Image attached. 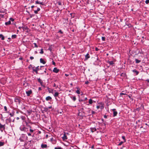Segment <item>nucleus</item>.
<instances>
[{
  "label": "nucleus",
  "mask_w": 149,
  "mask_h": 149,
  "mask_svg": "<svg viewBox=\"0 0 149 149\" xmlns=\"http://www.w3.org/2000/svg\"><path fill=\"white\" fill-rule=\"evenodd\" d=\"M28 96H30V95L32 93V91L31 90L26 91V92Z\"/></svg>",
  "instance_id": "1"
},
{
  "label": "nucleus",
  "mask_w": 149,
  "mask_h": 149,
  "mask_svg": "<svg viewBox=\"0 0 149 149\" xmlns=\"http://www.w3.org/2000/svg\"><path fill=\"white\" fill-rule=\"evenodd\" d=\"M112 110L113 112V116L115 117L116 116L117 114V112L116 111V109H113Z\"/></svg>",
  "instance_id": "2"
},
{
  "label": "nucleus",
  "mask_w": 149,
  "mask_h": 149,
  "mask_svg": "<svg viewBox=\"0 0 149 149\" xmlns=\"http://www.w3.org/2000/svg\"><path fill=\"white\" fill-rule=\"evenodd\" d=\"M64 134H63V136L62 137V138L63 140H65L67 139L68 138L67 137V136L66 135V133L65 132H64Z\"/></svg>",
  "instance_id": "3"
},
{
  "label": "nucleus",
  "mask_w": 149,
  "mask_h": 149,
  "mask_svg": "<svg viewBox=\"0 0 149 149\" xmlns=\"http://www.w3.org/2000/svg\"><path fill=\"white\" fill-rule=\"evenodd\" d=\"M59 70L56 68H54L53 70V72L56 73H57L58 72Z\"/></svg>",
  "instance_id": "4"
},
{
  "label": "nucleus",
  "mask_w": 149,
  "mask_h": 149,
  "mask_svg": "<svg viewBox=\"0 0 149 149\" xmlns=\"http://www.w3.org/2000/svg\"><path fill=\"white\" fill-rule=\"evenodd\" d=\"M132 71L133 72L135 73L136 74V75H138L139 73V72L137 70H136L135 69H134L132 70Z\"/></svg>",
  "instance_id": "5"
},
{
  "label": "nucleus",
  "mask_w": 149,
  "mask_h": 149,
  "mask_svg": "<svg viewBox=\"0 0 149 149\" xmlns=\"http://www.w3.org/2000/svg\"><path fill=\"white\" fill-rule=\"evenodd\" d=\"M25 123L26 126L29 127L30 128H31V126L29 124V122H26V121H25Z\"/></svg>",
  "instance_id": "6"
},
{
  "label": "nucleus",
  "mask_w": 149,
  "mask_h": 149,
  "mask_svg": "<svg viewBox=\"0 0 149 149\" xmlns=\"http://www.w3.org/2000/svg\"><path fill=\"white\" fill-rule=\"evenodd\" d=\"M59 94V93L57 92H56L55 93L54 95V97H55L56 99L57 97H58Z\"/></svg>",
  "instance_id": "7"
},
{
  "label": "nucleus",
  "mask_w": 149,
  "mask_h": 149,
  "mask_svg": "<svg viewBox=\"0 0 149 149\" xmlns=\"http://www.w3.org/2000/svg\"><path fill=\"white\" fill-rule=\"evenodd\" d=\"M47 147V144H42L41 145V148H46Z\"/></svg>",
  "instance_id": "8"
},
{
  "label": "nucleus",
  "mask_w": 149,
  "mask_h": 149,
  "mask_svg": "<svg viewBox=\"0 0 149 149\" xmlns=\"http://www.w3.org/2000/svg\"><path fill=\"white\" fill-rule=\"evenodd\" d=\"M36 4H40L42 5H43L44 3H43V2H40V1H38V0L37 1H36L35 2Z\"/></svg>",
  "instance_id": "9"
},
{
  "label": "nucleus",
  "mask_w": 149,
  "mask_h": 149,
  "mask_svg": "<svg viewBox=\"0 0 149 149\" xmlns=\"http://www.w3.org/2000/svg\"><path fill=\"white\" fill-rule=\"evenodd\" d=\"M40 61L41 63H43V64H45L46 63V62L42 58H41L40 59Z\"/></svg>",
  "instance_id": "10"
},
{
  "label": "nucleus",
  "mask_w": 149,
  "mask_h": 149,
  "mask_svg": "<svg viewBox=\"0 0 149 149\" xmlns=\"http://www.w3.org/2000/svg\"><path fill=\"white\" fill-rule=\"evenodd\" d=\"M38 82L40 83L41 85L42 86L43 83L42 81L40 78L38 79Z\"/></svg>",
  "instance_id": "11"
},
{
  "label": "nucleus",
  "mask_w": 149,
  "mask_h": 149,
  "mask_svg": "<svg viewBox=\"0 0 149 149\" xmlns=\"http://www.w3.org/2000/svg\"><path fill=\"white\" fill-rule=\"evenodd\" d=\"M52 99V97L49 96H48L46 97V99H45L46 100V101H48V100H51Z\"/></svg>",
  "instance_id": "12"
},
{
  "label": "nucleus",
  "mask_w": 149,
  "mask_h": 149,
  "mask_svg": "<svg viewBox=\"0 0 149 149\" xmlns=\"http://www.w3.org/2000/svg\"><path fill=\"white\" fill-rule=\"evenodd\" d=\"M90 56L89 54L88 53H87L86 55L85 56V59L87 60L88 58H90Z\"/></svg>",
  "instance_id": "13"
},
{
  "label": "nucleus",
  "mask_w": 149,
  "mask_h": 149,
  "mask_svg": "<svg viewBox=\"0 0 149 149\" xmlns=\"http://www.w3.org/2000/svg\"><path fill=\"white\" fill-rule=\"evenodd\" d=\"M5 125H2L0 123V130L1 128H3V129H5Z\"/></svg>",
  "instance_id": "14"
},
{
  "label": "nucleus",
  "mask_w": 149,
  "mask_h": 149,
  "mask_svg": "<svg viewBox=\"0 0 149 149\" xmlns=\"http://www.w3.org/2000/svg\"><path fill=\"white\" fill-rule=\"evenodd\" d=\"M91 132H93L95 131H96V128H95V127L91 128Z\"/></svg>",
  "instance_id": "15"
},
{
  "label": "nucleus",
  "mask_w": 149,
  "mask_h": 149,
  "mask_svg": "<svg viewBox=\"0 0 149 149\" xmlns=\"http://www.w3.org/2000/svg\"><path fill=\"white\" fill-rule=\"evenodd\" d=\"M1 38V40H4L5 38L3 35L2 34H0V38Z\"/></svg>",
  "instance_id": "16"
},
{
  "label": "nucleus",
  "mask_w": 149,
  "mask_h": 149,
  "mask_svg": "<svg viewBox=\"0 0 149 149\" xmlns=\"http://www.w3.org/2000/svg\"><path fill=\"white\" fill-rule=\"evenodd\" d=\"M35 67H32V69H33V72H35L36 73V74H38V71H37V70H35V68H34Z\"/></svg>",
  "instance_id": "17"
},
{
  "label": "nucleus",
  "mask_w": 149,
  "mask_h": 149,
  "mask_svg": "<svg viewBox=\"0 0 149 149\" xmlns=\"http://www.w3.org/2000/svg\"><path fill=\"white\" fill-rule=\"evenodd\" d=\"M11 24V22L10 21H9L8 22H6L5 23V24L6 25H8L10 24Z\"/></svg>",
  "instance_id": "18"
},
{
  "label": "nucleus",
  "mask_w": 149,
  "mask_h": 149,
  "mask_svg": "<svg viewBox=\"0 0 149 149\" xmlns=\"http://www.w3.org/2000/svg\"><path fill=\"white\" fill-rule=\"evenodd\" d=\"M135 62L136 63H138L141 61L140 60H139L137 59H135Z\"/></svg>",
  "instance_id": "19"
},
{
  "label": "nucleus",
  "mask_w": 149,
  "mask_h": 149,
  "mask_svg": "<svg viewBox=\"0 0 149 149\" xmlns=\"http://www.w3.org/2000/svg\"><path fill=\"white\" fill-rule=\"evenodd\" d=\"M15 101L16 102H19V103L20 102V100L17 98H15Z\"/></svg>",
  "instance_id": "20"
},
{
  "label": "nucleus",
  "mask_w": 149,
  "mask_h": 149,
  "mask_svg": "<svg viewBox=\"0 0 149 149\" xmlns=\"http://www.w3.org/2000/svg\"><path fill=\"white\" fill-rule=\"evenodd\" d=\"M5 144V143L2 141H0V147L2 146Z\"/></svg>",
  "instance_id": "21"
},
{
  "label": "nucleus",
  "mask_w": 149,
  "mask_h": 149,
  "mask_svg": "<svg viewBox=\"0 0 149 149\" xmlns=\"http://www.w3.org/2000/svg\"><path fill=\"white\" fill-rule=\"evenodd\" d=\"M17 35H13L11 37L12 39L15 38L17 37Z\"/></svg>",
  "instance_id": "22"
},
{
  "label": "nucleus",
  "mask_w": 149,
  "mask_h": 149,
  "mask_svg": "<svg viewBox=\"0 0 149 149\" xmlns=\"http://www.w3.org/2000/svg\"><path fill=\"white\" fill-rule=\"evenodd\" d=\"M107 63H109L110 65H112L114 64V63L113 61H108Z\"/></svg>",
  "instance_id": "23"
},
{
  "label": "nucleus",
  "mask_w": 149,
  "mask_h": 149,
  "mask_svg": "<svg viewBox=\"0 0 149 149\" xmlns=\"http://www.w3.org/2000/svg\"><path fill=\"white\" fill-rule=\"evenodd\" d=\"M7 120H8L9 123H11L12 121V120L10 118H9L6 119Z\"/></svg>",
  "instance_id": "24"
},
{
  "label": "nucleus",
  "mask_w": 149,
  "mask_h": 149,
  "mask_svg": "<svg viewBox=\"0 0 149 149\" xmlns=\"http://www.w3.org/2000/svg\"><path fill=\"white\" fill-rule=\"evenodd\" d=\"M71 97L72 99L74 101H75L76 100V98L75 96H72V97Z\"/></svg>",
  "instance_id": "25"
},
{
  "label": "nucleus",
  "mask_w": 149,
  "mask_h": 149,
  "mask_svg": "<svg viewBox=\"0 0 149 149\" xmlns=\"http://www.w3.org/2000/svg\"><path fill=\"white\" fill-rule=\"evenodd\" d=\"M20 129L22 131H26V129H26V128L25 127H23L22 128H21Z\"/></svg>",
  "instance_id": "26"
},
{
  "label": "nucleus",
  "mask_w": 149,
  "mask_h": 149,
  "mask_svg": "<svg viewBox=\"0 0 149 149\" xmlns=\"http://www.w3.org/2000/svg\"><path fill=\"white\" fill-rule=\"evenodd\" d=\"M35 70H37V71H38L40 70H41V68H40L39 67V66H38L37 67H36L35 69Z\"/></svg>",
  "instance_id": "27"
},
{
  "label": "nucleus",
  "mask_w": 149,
  "mask_h": 149,
  "mask_svg": "<svg viewBox=\"0 0 149 149\" xmlns=\"http://www.w3.org/2000/svg\"><path fill=\"white\" fill-rule=\"evenodd\" d=\"M89 103L90 104H92L93 103V100L92 99H90L89 100Z\"/></svg>",
  "instance_id": "28"
},
{
  "label": "nucleus",
  "mask_w": 149,
  "mask_h": 149,
  "mask_svg": "<svg viewBox=\"0 0 149 149\" xmlns=\"http://www.w3.org/2000/svg\"><path fill=\"white\" fill-rule=\"evenodd\" d=\"M91 111V110L90 109L88 108L87 109V111L88 113V115H90L91 114H89V113L90 112V111Z\"/></svg>",
  "instance_id": "29"
},
{
  "label": "nucleus",
  "mask_w": 149,
  "mask_h": 149,
  "mask_svg": "<svg viewBox=\"0 0 149 149\" xmlns=\"http://www.w3.org/2000/svg\"><path fill=\"white\" fill-rule=\"evenodd\" d=\"M122 138L124 140V142H125L126 141V140L125 139V136H122Z\"/></svg>",
  "instance_id": "30"
},
{
  "label": "nucleus",
  "mask_w": 149,
  "mask_h": 149,
  "mask_svg": "<svg viewBox=\"0 0 149 149\" xmlns=\"http://www.w3.org/2000/svg\"><path fill=\"white\" fill-rule=\"evenodd\" d=\"M48 90L49 93H53V90L52 89L51 91H50V90H49V88H48Z\"/></svg>",
  "instance_id": "31"
},
{
  "label": "nucleus",
  "mask_w": 149,
  "mask_h": 149,
  "mask_svg": "<svg viewBox=\"0 0 149 149\" xmlns=\"http://www.w3.org/2000/svg\"><path fill=\"white\" fill-rule=\"evenodd\" d=\"M44 109L45 111L46 112L49 111L48 110V108L47 107H45Z\"/></svg>",
  "instance_id": "32"
},
{
  "label": "nucleus",
  "mask_w": 149,
  "mask_h": 149,
  "mask_svg": "<svg viewBox=\"0 0 149 149\" xmlns=\"http://www.w3.org/2000/svg\"><path fill=\"white\" fill-rule=\"evenodd\" d=\"M40 54H43L44 53V52H43V49H41L40 51Z\"/></svg>",
  "instance_id": "33"
},
{
  "label": "nucleus",
  "mask_w": 149,
  "mask_h": 149,
  "mask_svg": "<svg viewBox=\"0 0 149 149\" xmlns=\"http://www.w3.org/2000/svg\"><path fill=\"white\" fill-rule=\"evenodd\" d=\"M28 29V27L27 26H24V27H22L23 29L24 30H26Z\"/></svg>",
  "instance_id": "34"
},
{
  "label": "nucleus",
  "mask_w": 149,
  "mask_h": 149,
  "mask_svg": "<svg viewBox=\"0 0 149 149\" xmlns=\"http://www.w3.org/2000/svg\"><path fill=\"white\" fill-rule=\"evenodd\" d=\"M124 141H121L118 144V146H120L123 143H124Z\"/></svg>",
  "instance_id": "35"
},
{
  "label": "nucleus",
  "mask_w": 149,
  "mask_h": 149,
  "mask_svg": "<svg viewBox=\"0 0 149 149\" xmlns=\"http://www.w3.org/2000/svg\"><path fill=\"white\" fill-rule=\"evenodd\" d=\"M76 93L78 94H80V91L79 90H77L76 91Z\"/></svg>",
  "instance_id": "36"
},
{
  "label": "nucleus",
  "mask_w": 149,
  "mask_h": 149,
  "mask_svg": "<svg viewBox=\"0 0 149 149\" xmlns=\"http://www.w3.org/2000/svg\"><path fill=\"white\" fill-rule=\"evenodd\" d=\"M102 40H103V41H105V38L104 37H102Z\"/></svg>",
  "instance_id": "37"
},
{
  "label": "nucleus",
  "mask_w": 149,
  "mask_h": 149,
  "mask_svg": "<svg viewBox=\"0 0 149 149\" xmlns=\"http://www.w3.org/2000/svg\"><path fill=\"white\" fill-rule=\"evenodd\" d=\"M34 45V47H35L37 48L38 47V46L37 45V44L36 43H33Z\"/></svg>",
  "instance_id": "38"
},
{
  "label": "nucleus",
  "mask_w": 149,
  "mask_h": 149,
  "mask_svg": "<svg viewBox=\"0 0 149 149\" xmlns=\"http://www.w3.org/2000/svg\"><path fill=\"white\" fill-rule=\"evenodd\" d=\"M62 148L61 147H55L54 148V149H62Z\"/></svg>",
  "instance_id": "39"
},
{
  "label": "nucleus",
  "mask_w": 149,
  "mask_h": 149,
  "mask_svg": "<svg viewBox=\"0 0 149 149\" xmlns=\"http://www.w3.org/2000/svg\"><path fill=\"white\" fill-rule=\"evenodd\" d=\"M29 130H30V131L31 133H33V130H32L31 129V128Z\"/></svg>",
  "instance_id": "40"
},
{
  "label": "nucleus",
  "mask_w": 149,
  "mask_h": 149,
  "mask_svg": "<svg viewBox=\"0 0 149 149\" xmlns=\"http://www.w3.org/2000/svg\"><path fill=\"white\" fill-rule=\"evenodd\" d=\"M58 33H60L61 34H63V31H61V30H60L58 32Z\"/></svg>",
  "instance_id": "41"
},
{
  "label": "nucleus",
  "mask_w": 149,
  "mask_h": 149,
  "mask_svg": "<svg viewBox=\"0 0 149 149\" xmlns=\"http://www.w3.org/2000/svg\"><path fill=\"white\" fill-rule=\"evenodd\" d=\"M145 3L146 4H148L149 3V0H146Z\"/></svg>",
  "instance_id": "42"
},
{
  "label": "nucleus",
  "mask_w": 149,
  "mask_h": 149,
  "mask_svg": "<svg viewBox=\"0 0 149 149\" xmlns=\"http://www.w3.org/2000/svg\"><path fill=\"white\" fill-rule=\"evenodd\" d=\"M4 109H5V111H6L7 110V108L6 107V106H5L4 107Z\"/></svg>",
  "instance_id": "43"
},
{
  "label": "nucleus",
  "mask_w": 149,
  "mask_h": 149,
  "mask_svg": "<svg viewBox=\"0 0 149 149\" xmlns=\"http://www.w3.org/2000/svg\"><path fill=\"white\" fill-rule=\"evenodd\" d=\"M57 3H58V4L59 5H62L60 1H58L57 2Z\"/></svg>",
  "instance_id": "44"
},
{
  "label": "nucleus",
  "mask_w": 149,
  "mask_h": 149,
  "mask_svg": "<svg viewBox=\"0 0 149 149\" xmlns=\"http://www.w3.org/2000/svg\"><path fill=\"white\" fill-rule=\"evenodd\" d=\"M32 65L30 64L29 65L28 68L30 69V68H32Z\"/></svg>",
  "instance_id": "45"
},
{
  "label": "nucleus",
  "mask_w": 149,
  "mask_h": 149,
  "mask_svg": "<svg viewBox=\"0 0 149 149\" xmlns=\"http://www.w3.org/2000/svg\"><path fill=\"white\" fill-rule=\"evenodd\" d=\"M34 12L36 14H37L38 13V11L37 10H34Z\"/></svg>",
  "instance_id": "46"
},
{
  "label": "nucleus",
  "mask_w": 149,
  "mask_h": 149,
  "mask_svg": "<svg viewBox=\"0 0 149 149\" xmlns=\"http://www.w3.org/2000/svg\"><path fill=\"white\" fill-rule=\"evenodd\" d=\"M53 86L54 87H56V88H57L58 87V86H56V84L55 83L54 84Z\"/></svg>",
  "instance_id": "47"
},
{
  "label": "nucleus",
  "mask_w": 149,
  "mask_h": 149,
  "mask_svg": "<svg viewBox=\"0 0 149 149\" xmlns=\"http://www.w3.org/2000/svg\"><path fill=\"white\" fill-rule=\"evenodd\" d=\"M91 113H92V114H94L95 113V112L94 111H91Z\"/></svg>",
  "instance_id": "48"
},
{
  "label": "nucleus",
  "mask_w": 149,
  "mask_h": 149,
  "mask_svg": "<svg viewBox=\"0 0 149 149\" xmlns=\"http://www.w3.org/2000/svg\"><path fill=\"white\" fill-rule=\"evenodd\" d=\"M125 75V74H124L123 73H121V74H120V76H123L124 75Z\"/></svg>",
  "instance_id": "49"
},
{
  "label": "nucleus",
  "mask_w": 149,
  "mask_h": 149,
  "mask_svg": "<svg viewBox=\"0 0 149 149\" xmlns=\"http://www.w3.org/2000/svg\"><path fill=\"white\" fill-rule=\"evenodd\" d=\"M10 19L12 21H14V19L12 18H10Z\"/></svg>",
  "instance_id": "50"
},
{
  "label": "nucleus",
  "mask_w": 149,
  "mask_h": 149,
  "mask_svg": "<svg viewBox=\"0 0 149 149\" xmlns=\"http://www.w3.org/2000/svg\"><path fill=\"white\" fill-rule=\"evenodd\" d=\"M27 134L29 136H32L31 133H27Z\"/></svg>",
  "instance_id": "51"
},
{
  "label": "nucleus",
  "mask_w": 149,
  "mask_h": 149,
  "mask_svg": "<svg viewBox=\"0 0 149 149\" xmlns=\"http://www.w3.org/2000/svg\"><path fill=\"white\" fill-rule=\"evenodd\" d=\"M95 50L96 51H98L99 50V49H98L96 47L95 49Z\"/></svg>",
  "instance_id": "52"
},
{
  "label": "nucleus",
  "mask_w": 149,
  "mask_h": 149,
  "mask_svg": "<svg viewBox=\"0 0 149 149\" xmlns=\"http://www.w3.org/2000/svg\"><path fill=\"white\" fill-rule=\"evenodd\" d=\"M30 59L31 60H33L34 59V57L33 56H31L30 57Z\"/></svg>",
  "instance_id": "53"
},
{
  "label": "nucleus",
  "mask_w": 149,
  "mask_h": 149,
  "mask_svg": "<svg viewBox=\"0 0 149 149\" xmlns=\"http://www.w3.org/2000/svg\"><path fill=\"white\" fill-rule=\"evenodd\" d=\"M40 10V8H37V10L38 12V11H39Z\"/></svg>",
  "instance_id": "54"
},
{
  "label": "nucleus",
  "mask_w": 149,
  "mask_h": 149,
  "mask_svg": "<svg viewBox=\"0 0 149 149\" xmlns=\"http://www.w3.org/2000/svg\"><path fill=\"white\" fill-rule=\"evenodd\" d=\"M52 63L53 65H55V64H56L55 63L54 61H52Z\"/></svg>",
  "instance_id": "55"
},
{
  "label": "nucleus",
  "mask_w": 149,
  "mask_h": 149,
  "mask_svg": "<svg viewBox=\"0 0 149 149\" xmlns=\"http://www.w3.org/2000/svg\"><path fill=\"white\" fill-rule=\"evenodd\" d=\"M89 83V82L88 81H86L85 82V84H88Z\"/></svg>",
  "instance_id": "56"
},
{
  "label": "nucleus",
  "mask_w": 149,
  "mask_h": 149,
  "mask_svg": "<svg viewBox=\"0 0 149 149\" xmlns=\"http://www.w3.org/2000/svg\"><path fill=\"white\" fill-rule=\"evenodd\" d=\"M79 102H81V101H83V100L81 99H79Z\"/></svg>",
  "instance_id": "57"
},
{
  "label": "nucleus",
  "mask_w": 149,
  "mask_h": 149,
  "mask_svg": "<svg viewBox=\"0 0 149 149\" xmlns=\"http://www.w3.org/2000/svg\"><path fill=\"white\" fill-rule=\"evenodd\" d=\"M0 17H4L3 15L0 14Z\"/></svg>",
  "instance_id": "58"
},
{
  "label": "nucleus",
  "mask_w": 149,
  "mask_h": 149,
  "mask_svg": "<svg viewBox=\"0 0 149 149\" xmlns=\"http://www.w3.org/2000/svg\"><path fill=\"white\" fill-rule=\"evenodd\" d=\"M104 118H107V116H106V115H104Z\"/></svg>",
  "instance_id": "59"
},
{
  "label": "nucleus",
  "mask_w": 149,
  "mask_h": 149,
  "mask_svg": "<svg viewBox=\"0 0 149 149\" xmlns=\"http://www.w3.org/2000/svg\"><path fill=\"white\" fill-rule=\"evenodd\" d=\"M97 108L98 109H99L100 108V106H97Z\"/></svg>",
  "instance_id": "60"
},
{
  "label": "nucleus",
  "mask_w": 149,
  "mask_h": 149,
  "mask_svg": "<svg viewBox=\"0 0 149 149\" xmlns=\"http://www.w3.org/2000/svg\"><path fill=\"white\" fill-rule=\"evenodd\" d=\"M10 115L11 116H13V114H12L11 113H10Z\"/></svg>",
  "instance_id": "61"
},
{
  "label": "nucleus",
  "mask_w": 149,
  "mask_h": 149,
  "mask_svg": "<svg viewBox=\"0 0 149 149\" xmlns=\"http://www.w3.org/2000/svg\"><path fill=\"white\" fill-rule=\"evenodd\" d=\"M19 59L20 60H22L23 59V58L22 57H20L19 58Z\"/></svg>",
  "instance_id": "62"
},
{
  "label": "nucleus",
  "mask_w": 149,
  "mask_h": 149,
  "mask_svg": "<svg viewBox=\"0 0 149 149\" xmlns=\"http://www.w3.org/2000/svg\"><path fill=\"white\" fill-rule=\"evenodd\" d=\"M146 81H147L149 83V79H146Z\"/></svg>",
  "instance_id": "63"
},
{
  "label": "nucleus",
  "mask_w": 149,
  "mask_h": 149,
  "mask_svg": "<svg viewBox=\"0 0 149 149\" xmlns=\"http://www.w3.org/2000/svg\"><path fill=\"white\" fill-rule=\"evenodd\" d=\"M94 145H93L91 146V148H92V149H94Z\"/></svg>",
  "instance_id": "64"
}]
</instances>
